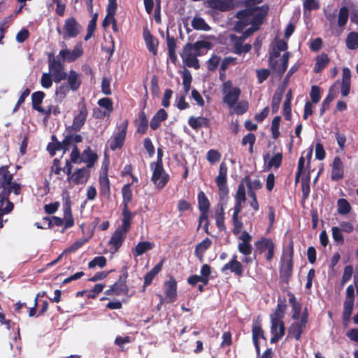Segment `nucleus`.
Returning <instances> with one entry per match:
<instances>
[{
  "label": "nucleus",
  "instance_id": "f257e3e1",
  "mask_svg": "<svg viewBox=\"0 0 358 358\" xmlns=\"http://www.w3.org/2000/svg\"><path fill=\"white\" fill-rule=\"evenodd\" d=\"M262 1V0H246V8L237 15L238 21L235 29L238 31L243 32L245 37L249 36L259 29L263 17L267 13V7L256 6Z\"/></svg>",
  "mask_w": 358,
  "mask_h": 358
},
{
  "label": "nucleus",
  "instance_id": "f03ea898",
  "mask_svg": "<svg viewBox=\"0 0 358 358\" xmlns=\"http://www.w3.org/2000/svg\"><path fill=\"white\" fill-rule=\"evenodd\" d=\"M13 174L10 173L7 166L0 168V189H3L0 194V228L3 227L2 217L9 213L13 209V203L8 199V195L11 192L15 194H19L21 187L18 183L12 182Z\"/></svg>",
  "mask_w": 358,
  "mask_h": 358
},
{
  "label": "nucleus",
  "instance_id": "7ed1b4c3",
  "mask_svg": "<svg viewBox=\"0 0 358 358\" xmlns=\"http://www.w3.org/2000/svg\"><path fill=\"white\" fill-rule=\"evenodd\" d=\"M287 43L283 41H277L272 45L270 53V66L278 73L282 74L287 69L289 52H285Z\"/></svg>",
  "mask_w": 358,
  "mask_h": 358
},
{
  "label": "nucleus",
  "instance_id": "20e7f679",
  "mask_svg": "<svg viewBox=\"0 0 358 358\" xmlns=\"http://www.w3.org/2000/svg\"><path fill=\"white\" fill-rule=\"evenodd\" d=\"M211 48V43L206 41H199L193 45H187L182 54V59L189 67L199 68V62L196 57L203 55Z\"/></svg>",
  "mask_w": 358,
  "mask_h": 358
},
{
  "label": "nucleus",
  "instance_id": "39448f33",
  "mask_svg": "<svg viewBox=\"0 0 358 358\" xmlns=\"http://www.w3.org/2000/svg\"><path fill=\"white\" fill-rule=\"evenodd\" d=\"M292 307L294 310L293 318L297 321L292 324L289 330V334L294 336L296 340H299L306 327L308 313L306 310L301 313V306L296 302L293 303Z\"/></svg>",
  "mask_w": 358,
  "mask_h": 358
},
{
  "label": "nucleus",
  "instance_id": "423d86ee",
  "mask_svg": "<svg viewBox=\"0 0 358 358\" xmlns=\"http://www.w3.org/2000/svg\"><path fill=\"white\" fill-rule=\"evenodd\" d=\"M284 315V310L282 306L278 305L274 313L271 315V327L273 334L271 343H275L279 341L285 334V327L282 318Z\"/></svg>",
  "mask_w": 358,
  "mask_h": 358
},
{
  "label": "nucleus",
  "instance_id": "0eeeda50",
  "mask_svg": "<svg viewBox=\"0 0 358 358\" xmlns=\"http://www.w3.org/2000/svg\"><path fill=\"white\" fill-rule=\"evenodd\" d=\"M241 91L240 88L234 86L230 80L226 81L222 85L223 102L229 108H232L238 101Z\"/></svg>",
  "mask_w": 358,
  "mask_h": 358
},
{
  "label": "nucleus",
  "instance_id": "6e6552de",
  "mask_svg": "<svg viewBox=\"0 0 358 358\" xmlns=\"http://www.w3.org/2000/svg\"><path fill=\"white\" fill-rule=\"evenodd\" d=\"M152 172L151 180L158 189L163 188L169 181V176L164 171L162 164H151Z\"/></svg>",
  "mask_w": 358,
  "mask_h": 358
},
{
  "label": "nucleus",
  "instance_id": "1a4fd4ad",
  "mask_svg": "<svg viewBox=\"0 0 358 358\" xmlns=\"http://www.w3.org/2000/svg\"><path fill=\"white\" fill-rule=\"evenodd\" d=\"M164 292L165 294L164 299L162 297V295H159V296L160 297L161 303L164 301H165L167 303H173L176 300L177 282L176 280L173 277H170L169 279L164 282Z\"/></svg>",
  "mask_w": 358,
  "mask_h": 358
},
{
  "label": "nucleus",
  "instance_id": "9d476101",
  "mask_svg": "<svg viewBox=\"0 0 358 358\" xmlns=\"http://www.w3.org/2000/svg\"><path fill=\"white\" fill-rule=\"evenodd\" d=\"M64 45V48L62 49L58 55V57L64 62H72L83 55V50L81 43H77L72 50L67 49L65 44Z\"/></svg>",
  "mask_w": 358,
  "mask_h": 358
},
{
  "label": "nucleus",
  "instance_id": "9b49d317",
  "mask_svg": "<svg viewBox=\"0 0 358 358\" xmlns=\"http://www.w3.org/2000/svg\"><path fill=\"white\" fill-rule=\"evenodd\" d=\"M227 167L224 163H221L220 165L219 173L215 178L216 184L219 188L220 198L224 199L228 193V188L227 185Z\"/></svg>",
  "mask_w": 358,
  "mask_h": 358
},
{
  "label": "nucleus",
  "instance_id": "f8f14e48",
  "mask_svg": "<svg viewBox=\"0 0 358 358\" xmlns=\"http://www.w3.org/2000/svg\"><path fill=\"white\" fill-rule=\"evenodd\" d=\"M71 168L68 169V179L71 183L76 185H83L87 182L90 173L89 169L84 167L75 171L73 173H70Z\"/></svg>",
  "mask_w": 358,
  "mask_h": 358
},
{
  "label": "nucleus",
  "instance_id": "ddd939ff",
  "mask_svg": "<svg viewBox=\"0 0 358 358\" xmlns=\"http://www.w3.org/2000/svg\"><path fill=\"white\" fill-rule=\"evenodd\" d=\"M81 29V26L76 22L75 18H67L64 24L63 38L64 39L74 38L80 32Z\"/></svg>",
  "mask_w": 358,
  "mask_h": 358
},
{
  "label": "nucleus",
  "instance_id": "4468645a",
  "mask_svg": "<svg viewBox=\"0 0 358 358\" xmlns=\"http://www.w3.org/2000/svg\"><path fill=\"white\" fill-rule=\"evenodd\" d=\"M256 250L259 253L267 252L266 258L268 261H271L273 257L274 243L267 238L262 237L255 243Z\"/></svg>",
  "mask_w": 358,
  "mask_h": 358
},
{
  "label": "nucleus",
  "instance_id": "2eb2a0df",
  "mask_svg": "<svg viewBox=\"0 0 358 358\" xmlns=\"http://www.w3.org/2000/svg\"><path fill=\"white\" fill-rule=\"evenodd\" d=\"M63 222L64 224V229H69L73 226L74 219L73 217L71 210V201L69 196L65 194L63 196Z\"/></svg>",
  "mask_w": 358,
  "mask_h": 358
},
{
  "label": "nucleus",
  "instance_id": "dca6fc26",
  "mask_svg": "<svg viewBox=\"0 0 358 358\" xmlns=\"http://www.w3.org/2000/svg\"><path fill=\"white\" fill-rule=\"evenodd\" d=\"M55 83H59L66 78V73L64 71L62 65L55 60L49 62V73Z\"/></svg>",
  "mask_w": 358,
  "mask_h": 358
},
{
  "label": "nucleus",
  "instance_id": "f3484780",
  "mask_svg": "<svg viewBox=\"0 0 358 358\" xmlns=\"http://www.w3.org/2000/svg\"><path fill=\"white\" fill-rule=\"evenodd\" d=\"M238 239L240 241L238 244V251L245 256L250 255L252 252V247L250 243L252 236L247 231H243L240 234Z\"/></svg>",
  "mask_w": 358,
  "mask_h": 358
},
{
  "label": "nucleus",
  "instance_id": "a211bd4d",
  "mask_svg": "<svg viewBox=\"0 0 358 358\" xmlns=\"http://www.w3.org/2000/svg\"><path fill=\"white\" fill-rule=\"evenodd\" d=\"M127 132V125L123 126L122 129H119L118 131L113 134L109 140V145L112 150L120 148L124 142Z\"/></svg>",
  "mask_w": 358,
  "mask_h": 358
},
{
  "label": "nucleus",
  "instance_id": "6ab92c4d",
  "mask_svg": "<svg viewBox=\"0 0 358 358\" xmlns=\"http://www.w3.org/2000/svg\"><path fill=\"white\" fill-rule=\"evenodd\" d=\"M99 187L101 194L109 197L110 194V182L107 176V164L103 165L99 176Z\"/></svg>",
  "mask_w": 358,
  "mask_h": 358
},
{
  "label": "nucleus",
  "instance_id": "aec40b11",
  "mask_svg": "<svg viewBox=\"0 0 358 358\" xmlns=\"http://www.w3.org/2000/svg\"><path fill=\"white\" fill-rule=\"evenodd\" d=\"M87 116V110L84 105L79 106L78 112L75 115L72 127L74 130H79L85 122Z\"/></svg>",
  "mask_w": 358,
  "mask_h": 358
},
{
  "label": "nucleus",
  "instance_id": "412c9836",
  "mask_svg": "<svg viewBox=\"0 0 358 358\" xmlns=\"http://www.w3.org/2000/svg\"><path fill=\"white\" fill-rule=\"evenodd\" d=\"M228 270L237 275H241L243 273V266L242 264L237 260L236 255H234L231 260L224 265V266L221 268L222 272Z\"/></svg>",
  "mask_w": 358,
  "mask_h": 358
},
{
  "label": "nucleus",
  "instance_id": "4be33fe9",
  "mask_svg": "<svg viewBox=\"0 0 358 358\" xmlns=\"http://www.w3.org/2000/svg\"><path fill=\"white\" fill-rule=\"evenodd\" d=\"M127 232L117 228L114 233L112 234L109 241V244L111 245V249L116 252L122 245Z\"/></svg>",
  "mask_w": 358,
  "mask_h": 358
},
{
  "label": "nucleus",
  "instance_id": "5701e85b",
  "mask_svg": "<svg viewBox=\"0 0 358 358\" xmlns=\"http://www.w3.org/2000/svg\"><path fill=\"white\" fill-rule=\"evenodd\" d=\"M344 176V166L341 159L338 157L334 159L331 165V177L334 180L341 179Z\"/></svg>",
  "mask_w": 358,
  "mask_h": 358
},
{
  "label": "nucleus",
  "instance_id": "b1692460",
  "mask_svg": "<svg viewBox=\"0 0 358 358\" xmlns=\"http://www.w3.org/2000/svg\"><path fill=\"white\" fill-rule=\"evenodd\" d=\"M143 38L148 50L154 55H157L158 41L152 36L147 28L143 29Z\"/></svg>",
  "mask_w": 358,
  "mask_h": 358
},
{
  "label": "nucleus",
  "instance_id": "393cba45",
  "mask_svg": "<svg viewBox=\"0 0 358 358\" xmlns=\"http://www.w3.org/2000/svg\"><path fill=\"white\" fill-rule=\"evenodd\" d=\"M67 79L68 86L71 90H77L81 84V75L74 70H71L66 76Z\"/></svg>",
  "mask_w": 358,
  "mask_h": 358
},
{
  "label": "nucleus",
  "instance_id": "a878e982",
  "mask_svg": "<svg viewBox=\"0 0 358 358\" xmlns=\"http://www.w3.org/2000/svg\"><path fill=\"white\" fill-rule=\"evenodd\" d=\"M155 244L150 241H141L132 248L131 252L134 257H139L146 252L151 250L154 248Z\"/></svg>",
  "mask_w": 358,
  "mask_h": 358
},
{
  "label": "nucleus",
  "instance_id": "bb28decb",
  "mask_svg": "<svg viewBox=\"0 0 358 358\" xmlns=\"http://www.w3.org/2000/svg\"><path fill=\"white\" fill-rule=\"evenodd\" d=\"M117 3L116 1L108 2V8H107V15L105 17L103 21V27L104 28L108 27L110 24H112L115 22V15L117 10Z\"/></svg>",
  "mask_w": 358,
  "mask_h": 358
},
{
  "label": "nucleus",
  "instance_id": "cd10ccee",
  "mask_svg": "<svg viewBox=\"0 0 358 358\" xmlns=\"http://www.w3.org/2000/svg\"><path fill=\"white\" fill-rule=\"evenodd\" d=\"M133 214L129 210L128 207H124L122 211V225L118 229L128 232L130 229Z\"/></svg>",
  "mask_w": 358,
  "mask_h": 358
},
{
  "label": "nucleus",
  "instance_id": "c85d7f7f",
  "mask_svg": "<svg viewBox=\"0 0 358 358\" xmlns=\"http://www.w3.org/2000/svg\"><path fill=\"white\" fill-rule=\"evenodd\" d=\"M211 241L208 238H206L201 243L196 245L195 248L194 254L199 259L201 262L203 260L204 252L210 246Z\"/></svg>",
  "mask_w": 358,
  "mask_h": 358
},
{
  "label": "nucleus",
  "instance_id": "c756f323",
  "mask_svg": "<svg viewBox=\"0 0 358 358\" xmlns=\"http://www.w3.org/2000/svg\"><path fill=\"white\" fill-rule=\"evenodd\" d=\"M167 118V113L165 110L160 109L154 115L150 122V127L153 130L157 129L161 124V122Z\"/></svg>",
  "mask_w": 358,
  "mask_h": 358
},
{
  "label": "nucleus",
  "instance_id": "7c9ffc66",
  "mask_svg": "<svg viewBox=\"0 0 358 358\" xmlns=\"http://www.w3.org/2000/svg\"><path fill=\"white\" fill-rule=\"evenodd\" d=\"M210 7L219 9L220 10H226L231 8L233 5L232 0H209Z\"/></svg>",
  "mask_w": 358,
  "mask_h": 358
},
{
  "label": "nucleus",
  "instance_id": "2f4dec72",
  "mask_svg": "<svg viewBox=\"0 0 358 358\" xmlns=\"http://www.w3.org/2000/svg\"><path fill=\"white\" fill-rule=\"evenodd\" d=\"M163 265V261H161L155 267L149 271L144 277V286L146 287L151 284L153 278L159 273L162 270Z\"/></svg>",
  "mask_w": 358,
  "mask_h": 358
},
{
  "label": "nucleus",
  "instance_id": "473e14b6",
  "mask_svg": "<svg viewBox=\"0 0 358 358\" xmlns=\"http://www.w3.org/2000/svg\"><path fill=\"white\" fill-rule=\"evenodd\" d=\"M292 251L284 255L282 263V271L289 275L292 270Z\"/></svg>",
  "mask_w": 358,
  "mask_h": 358
},
{
  "label": "nucleus",
  "instance_id": "72a5a7b5",
  "mask_svg": "<svg viewBox=\"0 0 358 358\" xmlns=\"http://www.w3.org/2000/svg\"><path fill=\"white\" fill-rule=\"evenodd\" d=\"M96 159V155L90 149L84 150L82 154V160L83 162L87 163V168L88 169L94 165Z\"/></svg>",
  "mask_w": 358,
  "mask_h": 358
},
{
  "label": "nucleus",
  "instance_id": "f704fd0d",
  "mask_svg": "<svg viewBox=\"0 0 358 358\" xmlns=\"http://www.w3.org/2000/svg\"><path fill=\"white\" fill-rule=\"evenodd\" d=\"M282 155L281 153L275 154L271 159H269L268 155L264 156V161H268V167L271 169L272 167L278 168L282 162Z\"/></svg>",
  "mask_w": 358,
  "mask_h": 358
},
{
  "label": "nucleus",
  "instance_id": "c9c22d12",
  "mask_svg": "<svg viewBox=\"0 0 358 358\" xmlns=\"http://www.w3.org/2000/svg\"><path fill=\"white\" fill-rule=\"evenodd\" d=\"M346 46L350 50H355L358 48V33L350 32L348 34L346 40Z\"/></svg>",
  "mask_w": 358,
  "mask_h": 358
},
{
  "label": "nucleus",
  "instance_id": "e433bc0d",
  "mask_svg": "<svg viewBox=\"0 0 358 358\" xmlns=\"http://www.w3.org/2000/svg\"><path fill=\"white\" fill-rule=\"evenodd\" d=\"M249 108V103L245 100H242L240 101H237L236 104H234V106H232V108H230L232 109V112L237 114V115H242L244 114Z\"/></svg>",
  "mask_w": 358,
  "mask_h": 358
},
{
  "label": "nucleus",
  "instance_id": "4c0bfd02",
  "mask_svg": "<svg viewBox=\"0 0 358 358\" xmlns=\"http://www.w3.org/2000/svg\"><path fill=\"white\" fill-rule=\"evenodd\" d=\"M126 291V285L123 282H116L106 291L108 294L120 295Z\"/></svg>",
  "mask_w": 358,
  "mask_h": 358
},
{
  "label": "nucleus",
  "instance_id": "58836bf2",
  "mask_svg": "<svg viewBox=\"0 0 358 358\" xmlns=\"http://www.w3.org/2000/svg\"><path fill=\"white\" fill-rule=\"evenodd\" d=\"M192 27L197 30L208 31L210 27L206 24L205 20L200 17H195L192 21Z\"/></svg>",
  "mask_w": 358,
  "mask_h": 358
},
{
  "label": "nucleus",
  "instance_id": "ea45409f",
  "mask_svg": "<svg viewBox=\"0 0 358 358\" xmlns=\"http://www.w3.org/2000/svg\"><path fill=\"white\" fill-rule=\"evenodd\" d=\"M354 306V299H346L344 302L343 317L345 320H349Z\"/></svg>",
  "mask_w": 358,
  "mask_h": 358
},
{
  "label": "nucleus",
  "instance_id": "a19ab883",
  "mask_svg": "<svg viewBox=\"0 0 358 358\" xmlns=\"http://www.w3.org/2000/svg\"><path fill=\"white\" fill-rule=\"evenodd\" d=\"M199 208L201 212H207L209 208V201L203 192L198 194Z\"/></svg>",
  "mask_w": 358,
  "mask_h": 358
},
{
  "label": "nucleus",
  "instance_id": "79ce46f5",
  "mask_svg": "<svg viewBox=\"0 0 358 358\" xmlns=\"http://www.w3.org/2000/svg\"><path fill=\"white\" fill-rule=\"evenodd\" d=\"M303 13L305 15H308V13L313 10L319 8V3L317 0H303Z\"/></svg>",
  "mask_w": 358,
  "mask_h": 358
},
{
  "label": "nucleus",
  "instance_id": "37998d69",
  "mask_svg": "<svg viewBox=\"0 0 358 358\" xmlns=\"http://www.w3.org/2000/svg\"><path fill=\"white\" fill-rule=\"evenodd\" d=\"M338 213L341 215L348 213L351 210V206L348 201L344 199H340L337 201Z\"/></svg>",
  "mask_w": 358,
  "mask_h": 358
},
{
  "label": "nucleus",
  "instance_id": "c03bdc74",
  "mask_svg": "<svg viewBox=\"0 0 358 358\" xmlns=\"http://www.w3.org/2000/svg\"><path fill=\"white\" fill-rule=\"evenodd\" d=\"M329 59L326 55H321L317 58V63L315 66V71L320 72L328 64Z\"/></svg>",
  "mask_w": 358,
  "mask_h": 358
},
{
  "label": "nucleus",
  "instance_id": "a18cd8bd",
  "mask_svg": "<svg viewBox=\"0 0 358 358\" xmlns=\"http://www.w3.org/2000/svg\"><path fill=\"white\" fill-rule=\"evenodd\" d=\"M122 194L123 197V202L124 207H128V203L132 199V191L129 184L125 185L122 189Z\"/></svg>",
  "mask_w": 358,
  "mask_h": 358
},
{
  "label": "nucleus",
  "instance_id": "49530a36",
  "mask_svg": "<svg viewBox=\"0 0 358 358\" xmlns=\"http://www.w3.org/2000/svg\"><path fill=\"white\" fill-rule=\"evenodd\" d=\"M264 337L263 331L259 323L255 322L252 325V338L256 347L257 348V341L259 338Z\"/></svg>",
  "mask_w": 358,
  "mask_h": 358
},
{
  "label": "nucleus",
  "instance_id": "de8ad7c7",
  "mask_svg": "<svg viewBox=\"0 0 358 358\" xmlns=\"http://www.w3.org/2000/svg\"><path fill=\"white\" fill-rule=\"evenodd\" d=\"M206 118H204L203 117H190L188 120V123H189V126L194 129H196L202 127L203 125H204L206 124Z\"/></svg>",
  "mask_w": 358,
  "mask_h": 358
},
{
  "label": "nucleus",
  "instance_id": "09e8293b",
  "mask_svg": "<svg viewBox=\"0 0 358 358\" xmlns=\"http://www.w3.org/2000/svg\"><path fill=\"white\" fill-rule=\"evenodd\" d=\"M215 220L217 227L222 230L224 229V208L221 206L220 209L217 210L215 214Z\"/></svg>",
  "mask_w": 358,
  "mask_h": 358
},
{
  "label": "nucleus",
  "instance_id": "8fccbe9b",
  "mask_svg": "<svg viewBox=\"0 0 358 358\" xmlns=\"http://www.w3.org/2000/svg\"><path fill=\"white\" fill-rule=\"evenodd\" d=\"M106 264V259L103 256H99L94 257L92 261H90L88 264V267L90 268H93L95 266H99L100 268H103Z\"/></svg>",
  "mask_w": 358,
  "mask_h": 358
},
{
  "label": "nucleus",
  "instance_id": "3c124183",
  "mask_svg": "<svg viewBox=\"0 0 358 358\" xmlns=\"http://www.w3.org/2000/svg\"><path fill=\"white\" fill-rule=\"evenodd\" d=\"M70 90L71 88L66 85H59L55 91L57 98L59 100L64 99L69 94Z\"/></svg>",
  "mask_w": 358,
  "mask_h": 358
},
{
  "label": "nucleus",
  "instance_id": "603ef678",
  "mask_svg": "<svg viewBox=\"0 0 358 358\" xmlns=\"http://www.w3.org/2000/svg\"><path fill=\"white\" fill-rule=\"evenodd\" d=\"M280 123V117H275L271 123V132L273 138L276 139L280 136L279 127Z\"/></svg>",
  "mask_w": 358,
  "mask_h": 358
},
{
  "label": "nucleus",
  "instance_id": "864d4df0",
  "mask_svg": "<svg viewBox=\"0 0 358 358\" xmlns=\"http://www.w3.org/2000/svg\"><path fill=\"white\" fill-rule=\"evenodd\" d=\"M245 187L243 185H240L236 194V203L242 205L245 201Z\"/></svg>",
  "mask_w": 358,
  "mask_h": 358
},
{
  "label": "nucleus",
  "instance_id": "5fc2aeb1",
  "mask_svg": "<svg viewBox=\"0 0 358 358\" xmlns=\"http://www.w3.org/2000/svg\"><path fill=\"white\" fill-rule=\"evenodd\" d=\"M98 104L99 106L103 108L108 115L113 110L112 101L108 98H103L99 100Z\"/></svg>",
  "mask_w": 358,
  "mask_h": 358
},
{
  "label": "nucleus",
  "instance_id": "6e6d98bb",
  "mask_svg": "<svg viewBox=\"0 0 358 358\" xmlns=\"http://www.w3.org/2000/svg\"><path fill=\"white\" fill-rule=\"evenodd\" d=\"M353 273V267L351 265L346 266L344 268L343 273L341 279L342 285H345L348 281H349Z\"/></svg>",
  "mask_w": 358,
  "mask_h": 358
},
{
  "label": "nucleus",
  "instance_id": "4d7b16f0",
  "mask_svg": "<svg viewBox=\"0 0 358 358\" xmlns=\"http://www.w3.org/2000/svg\"><path fill=\"white\" fill-rule=\"evenodd\" d=\"M282 95H283L282 90H280L275 93V94L273 97V100H272V109H273V112L277 111V110L278 109Z\"/></svg>",
  "mask_w": 358,
  "mask_h": 358
},
{
  "label": "nucleus",
  "instance_id": "13d9d810",
  "mask_svg": "<svg viewBox=\"0 0 358 358\" xmlns=\"http://www.w3.org/2000/svg\"><path fill=\"white\" fill-rule=\"evenodd\" d=\"M348 19V10L345 7H342L339 10L338 24L339 26H344Z\"/></svg>",
  "mask_w": 358,
  "mask_h": 358
},
{
  "label": "nucleus",
  "instance_id": "bf43d9fd",
  "mask_svg": "<svg viewBox=\"0 0 358 358\" xmlns=\"http://www.w3.org/2000/svg\"><path fill=\"white\" fill-rule=\"evenodd\" d=\"M206 157L210 163L215 164L220 161L221 155L217 150H210L208 152Z\"/></svg>",
  "mask_w": 358,
  "mask_h": 358
},
{
  "label": "nucleus",
  "instance_id": "052dcab7",
  "mask_svg": "<svg viewBox=\"0 0 358 358\" xmlns=\"http://www.w3.org/2000/svg\"><path fill=\"white\" fill-rule=\"evenodd\" d=\"M52 78L48 73H43L41 79V84L44 88H50L52 85Z\"/></svg>",
  "mask_w": 358,
  "mask_h": 358
},
{
  "label": "nucleus",
  "instance_id": "680f3d73",
  "mask_svg": "<svg viewBox=\"0 0 358 358\" xmlns=\"http://www.w3.org/2000/svg\"><path fill=\"white\" fill-rule=\"evenodd\" d=\"M234 52L236 54H241L243 52H248L251 50V45L250 44L242 45L239 43H234Z\"/></svg>",
  "mask_w": 358,
  "mask_h": 358
},
{
  "label": "nucleus",
  "instance_id": "e2e57ef3",
  "mask_svg": "<svg viewBox=\"0 0 358 358\" xmlns=\"http://www.w3.org/2000/svg\"><path fill=\"white\" fill-rule=\"evenodd\" d=\"M341 229L337 227L332 228V237L335 241L343 243L344 241L343 236L341 233Z\"/></svg>",
  "mask_w": 358,
  "mask_h": 358
},
{
  "label": "nucleus",
  "instance_id": "0e129e2a",
  "mask_svg": "<svg viewBox=\"0 0 358 358\" xmlns=\"http://www.w3.org/2000/svg\"><path fill=\"white\" fill-rule=\"evenodd\" d=\"M187 282L191 285H195L197 282H202L203 285H207L208 282L206 281V279L202 278L201 275H193L188 278Z\"/></svg>",
  "mask_w": 358,
  "mask_h": 358
},
{
  "label": "nucleus",
  "instance_id": "69168bd1",
  "mask_svg": "<svg viewBox=\"0 0 358 358\" xmlns=\"http://www.w3.org/2000/svg\"><path fill=\"white\" fill-rule=\"evenodd\" d=\"M255 142V136L252 134H248L245 136L242 139V144L243 145H247L248 143L250 145V151H252V147Z\"/></svg>",
  "mask_w": 358,
  "mask_h": 358
},
{
  "label": "nucleus",
  "instance_id": "338daca9",
  "mask_svg": "<svg viewBox=\"0 0 358 358\" xmlns=\"http://www.w3.org/2000/svg\"><path fill=\"white\" fill-rule=\"evenodd\" d=\"M220 62V57L213 55L208 61V69L210 71L215 70Z\"/></svg>",
  "mask_w": 358,
  "mask_h": 358
},
{
  "label": "nucleus",
  "instance_id": "774afa93",
  "mask_svg": "<svg viewBox=\"0 0 358 358\" xmlns=\"http://www.w3.org/2000/svg\"><path fill=\"white\" fill-rule=\"evenodd\" d=\"M346 336L350 341L358 343V328L348 330Z\"/></svg>",
  "mask_w": 358,
  "mask_h": 358
}]
</instances>
